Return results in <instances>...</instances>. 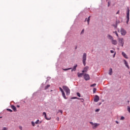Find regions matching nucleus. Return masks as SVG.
Wrapping results in <instances>:
<instances>
[{
    "instance_id": "33",
    "label": "nucleus",
    "mask_w": 130,
    "mask_h": 130,
    "mask_svg": "<svg viewBox=\"0 0 130 130\" xmlns=\"http://www.w3.org/2000/svg\"><path fill=\"white\" fill-rule=\"evenodd\" d=\"M110 6V2H108V7H109Z\"/></svg>"
},
{
    "instance_id": "35",
    "label": "nucleus",
    "mask_w": 130,
    "mask_h": 130,
    "mask_svg": "<svg viewBox=\"0 0 130 130\" xmlns=\"http://www.w3.org/2000/svg\"><path fill=\"white\" fill-rule=\"evenodd\" d=\"M116 54V52H114V55H113V57H115V55Z\"/></svg>"
},
{
    "instance_id": "41",
    "label": "nucleus",
    "mask_w": 130,
    "mask_h": 130,
    "mask_svg": "<svg viewBox=\"0 0 130 130\" xmlns=\"http://www.w3.org/2000/svg\"><path fill=\"white\" fill-rule=\"evenodd\" d=\"M116 35L117 36V37H118V34L117 33H116Z\"/></svg>"
},
{
    "instance_id": "46",
    "label": "nucleus",
    "mask_w": 130,
    "mask_h": 130,
    "mask_svg": "<svg viewBox=\"0 0 130 130\" xmlns=\"http://www.w3.org/2000/svg\"><path fill=\"white\" fill-rule=\"evenodd\" d=\"M58 119H58H59V118H58V119Z\"/></svg>"
},
{
    "instance_id": "10",
    "label": "nucleus",
    "mask_w": 130,
    "mask_h": 130,
    "mask_svg": "<svg viewBox=\"0 0 130 130\" xmlns=\"http://www.w3.org/2000/svg\"><path fill=\"white\" fill-rule=\"evenodd\" d=\"M11 107L12 108V109H13V110L16 112L17 111V108L16 107V106H14V105H12L11 106Z\"/></svg>"
},
{
    "instance_id": "13",
    "label": "nucleus",
    "mask_w": 130,
    "mask_h": 130,
    "mask_svg": "<svg viewBox=\"0 0 130 130\" xmlns=\"http://www.w3.org/2000/svg\"><path fill=\"white\" fill-rule=\"evenodd\" d=\"M43 115H44L45 118L46 119H47V120H49V119H48V118H47V115H46V113L43 112Z\"/></svg>"
},
{
    "instance_id": "1",
    "label": "nucleus",
    "mask_w": 130,
    "mask_h": 130,
    "mask_svg": "<svg viewBox=\"0 0 130 130\" xmlns=\"http://www.w3.org/2000/svg\"><path fill=\"white\" fill-rule=\"evenodd\" d=\"M108 38L111 41V43L113 45H116L117 44V41L113 39V37H112V36L109 35L108 36Z\"/></svg>"
},
{
    "instance_id": "4",
    "label": "nucleus",
    "mask_w": 130,
    "mask_h": 130,
    "mask_svg": "<svg viewBox=\"0 0 130 130\" xmlns=\"http://www.w3.org/2000/svg\"><path fill=\"white\" fill-rule=\"evenodd\" d=\"M86 60H87V54L84 53L82 57V62L84 67L86 66Z\"/></svg>"
},
{
    "instance_id": "32",
    "label": "nucleus",
    "mask_w": 130,
    "mask_h": 130,
    "mask_svg": "<svg viewBox=\"0 0 130 130\" xmlns=\"http://www.w3.org/2000/svg\"><path fill=\"white\" fill-rule=\"evenodd\" d=\"M59 112H60V113H61V114H62V110H59Z\"/></svg>"
},
{
    "instance_id": "38",
    "label": "nucleus",
    "mask_w": 130,
    "mask_h": 130,
    "mask_svg": "<svg viewBox=\"0 0 130 130\" xmlns=\"http://www.w3.org/2000/svg\"><path fill=\"white\" fill-rule=\"evenodd\" d=\"M85 30L84 29H83L82 31H81V33H84Z\"/></svg>"
},
{
    "instance_id": "2",
    "label": "nucleus",
    "mask_w": 130,
    "mask_h": 130,
    "mask_svg": "<svg viewBox=\"0 0 130 130\" xmlns=\"http://www.w3.org/2000/svg\"><path fill=\"white\" fill-rule=\"evenodd\" d=\"M126 18L127 19L126 23V24H128V22L129 21V8L128 7H127Z\"/></svg>"
},
{
    "instance_id": "44",
    "label": "nucleus",
    "mask_w": 130,
    "mask_h": 130,
    "mask_svg": "<svg viewBox=\"0 0 130 130\" xmlns=\"http://www.w3.org/2000/svg\"><path fill=\"white\" fill-rule=\"evenodd\" d=\"M127 102H128V103H129V101H128Z\"/></svg>"
},
{
    "instance_id": "18",
    "label": "nucleus",
    "mask_w": 130,
    "mask_h": 130,
    "mask_svg": "<svg viewBox=\"0 0 130 130\" xmlns=\"http://www.w3.org/2000/svg\"><path fill=\"white\" fill-rule=\"evenodd\" d=\"M62 95L64 99H67V96H66V94L64 93V92H62Z\"/></svg>"
},
{
    "instance_id": "48",
    "label": "nucleus",
    "mask_w": 130,
    "mask_h": 130,
    "mask_svg": "<svg viewBox=\"0 0 130 130\" xmlns=\"http://www.w3.org/2000/svg\"><path fill=\"white\" fill-rule=\"evenodd\" d=\"M115 33H117V32L115 31Z\"/></svg>"
},
{
    "instance_id": "29",
    "label": "nucleus",
    "mask_w": 130,
    "mask_h": 130,
    "mask_svg": "<svg viewBox=\"0 0 130 130\" xmlns=\"http://www.w3.org/2000/svg\"><path fill=\"white\" fill-rule=\"evenodd\" d=\"M77 96H78V97H81V94H80L79 92H77Z\"/></svg>"
},
{
    "instance_id": "42",
    "label": "nucleus",
    "mask_w": 130,
    "mask_h": 130,
    "mask_svg": "<svg viewBox=\"0 0 130 130\" xmlns=\"http://www.w3.org/2000/svg\"><path fill=\"white\" fill-rule=\"evenodd\" d=\"M116 123H117V124H118V121H116Z\"/></svg>"
},
{
    "instance_id": "3",
    "label": "nucleus",
    "mask_w": 130,
    "mask_h": 130,
    "mask_svg": "<svg viewBox=\"0 0 130 130\" xmlns=\"http://www.w3.org/2000/svg\"><path fill=\"white\" fill-rule=\"evenodd\" d=\"M63 89L65 92H66V94L69 95L71 93V90H70V88L67 86H62Z\"/></svg>"
},
{
    "instance_id": "24",
    "label": "nucleus",
    "mask_w": 130,
    "mask_h": 130,
    "mask_svg": "<svg viewBox=\"0 0 130 130\" xmlns=\"http://www.w3.org/2000/svg\"><path fill=\"white\" fill-rule=\"evenodd\" d=\"M7 110L10 112H13V110H12L11 109H7Z\"/></svg>"
},
{
    "instance_id": "16",
    "label": "nucleus",
    "mask_w": 130,
    "mask_h": 130,
    "mask_svg": "<svg viewBox=\"0 0 130 130\" xmlns=\"http://www.w3.org/2000/svg\"><path fill=\"white\" fill-rule=\"evenodd\" d=\"M113 72H112V69H110L109 70V75H110V76H111V75H112Z\"/></svg>"
},
{
    "instance_id": "49",
    "label": "nucleus",
    "mask_w": 130,
    "mask_h": 130,
    "mask_svg": "<svg viewBox=\"0 0 130 130\" xmlns=\"http://www.w3.org/2000/svg\"><path fill=\"white\" fill-rule=\"evenodd\" d=\"M129 74H130V72H129Z\"/></svg>"
},
{
    "instance_id": "25",
    "label": "nucleus",
    "mask_w": 130,
    "mask_h": 130,
    "mask_svg": "<svg viewBox=\"0 0 130 130\" xmlns=\"http://www.w3.org/2000/svg\"><path fill=\"white\" fill-rule=\"evenodd\" d=\"M59 89H60V91H61V93H62L63 92H64L63 91V90L62 89V88H61V87H59Z\"/></svg>"
},
{
    "instance_id": "30",
    "label": "nucleus",
    "mask_w": 130,
    "mask_h": 130,
    "mask_svg": "<svg viewBox=\"0 0 130 130\" xmlns=\"http://www.w3.org/2000/svg\"><path fill=\"white\" fill-rule=\"evenodd\" d=\"M36 124H38V123H39V120H37L36 122H35Z\"/></svg>"
},
{
    "instance_id": "5",
    "label": "nucleus",
    "mask_w": 130,
    "mask_h": 130,
    "mask_svg": "<svg viewBox=\"0 0 130 130\" xmlns=\"http://www.w3.org/2000/svg\"><path fill=\"white\" fill-rule=\"evenodd\" d=\"M118 40L119 45H121L122 47H123V45L124 44V40H123V38H118Z\"/></svg>"
},
{
    "instance_id": "6",
    "label": "nucleus",
    "mask_w": 130,
    "mask_h": 130,
    "mask_svg": "<svg viewBox=\"0 0 130 130\" xmlns=\"http://www.w3.org/2000/svg\"><path fill=\"white\" fill-rule=\"evenodd\" d=\"M90 123L92 125V128L93 129H96V128H97V127L100 125V124L97 123H93V122H90Z\"/></svg>"
},
{
    "instance_id": "37",
    "label": "nucleus",
    "mask_w": 130,
    "mask_h": 130,
    "mask_svg": "<svg viewBox=\"0 0 130 130\" xmlns=\"http://www.w3.org/2000/svg\"><path fill=\"white\" fill-rule=\"evenodd\" d=\"M118 14H119V10L117 11V12L116 13V15H118Z\"/></svg>"
},
{
    "instance_id": "7",
    "label": "nucleus",
    "mask_w": 130,
    "mask_h": 130,
    "mask_svg": "<svg viewBox=\"0 0 130 130\" xmlns=\"http://www.w3.org/2000/svg\"><path fill=\"white\" fill-rule=\"evenodd\" d=\"M84 78L85 81H89L90 80V76L89 74H85L84 75Z\"/></svg>"
},
{
    "instance_id": "45",
    "label": "nucleus",
    "mask_w": 130,
    "mask_h": 130,
    "mask_svg": "<svg viewBox=\"0 0 130 130\" xmlns=\"http://www.w3.org/2000/svg\"><path fill=\"white\" fill-rule=\"evenodd\" d=\"M85 21H87V18L85 19Z\"/></svg>"
},
{
    "instance_id": "11",
    "label": "nucleus",
    "mask_w": 130,
    "mask_h": 130,
    "mask_svg": "<svg viewBox=\"0 0 130 130\" xmlns=\"http://www.w3.org/2000/svg\"><path fill=\"white\" fill-rule=\"evenodd\" d=\"M124 64H125V66H126V68H127V69H129V66H128V63L126 62V60H124Z\"/></svg>"
},
{
    "instance_id": "40",
    "label": "nucleus",
    "mask_w": 130,
    "mask_h": 130,
    "mask_svg": "<svg viewBox=\"0 0 130 130\" xmlns=\"http://www.w3.org/2000/svg\"><path fill=\"white\" fill-rule=\"evenodd\" d=\"M121 35L124 36L125 35V33H122Z\"/></svg>"
},
{
    "instance_id": "36",
    "label": "nucleus",
    "mask_w": 130,
    "mask_h": 130,
    "mask_svg": "<svg viewBox=\"0 0 130 130\" xmlns=\"http://www.w3.org/2000/svg\"><path fill=\"white\" fill-rule=\"evenodd\" d=\"M19 128H20V129L22 130L23 128H22V126H19Z\"/></svg>"
},
{
    "instance_id": "27",
    "label": "nucleus",
    "mask_w": 130,
    "mask_h": 130,
    "mask_svg": "<svg viewBox=\"0 0 130 130\" xmlns=\"http://www.w3.org/2000/svg\"><path fill=\"white\" fill-rule=\"evenodd\" d=\"M63 71H69V70H72V68H68V69H63Z\"/></svg>"
},
{
    "instance_id": "14",
    "label": "nucleus",
    "mask_w": 130,
    "mask_h": 130,
    "mask_svg": "<svg viewBox=\"0 0 130 130\" xmlns=\"http://www.w3.org/2000/svg\"><path fill=\"white\" fill-rule=\"evenodd\" d=\"M78 78H82V77L83 76V75H84V73H78Z\"/></svg>"
},
{
    "instance_id": "8",
    "label": "nucleus",
    "mask_w": 130,
    "mask_h": 130,
    "mask_svg": "<svg viewBox=\"0 0 130 130\" xmlns=\"http://www.w3.org/2000/svg\"><path fill=\"white\" fill-rule=\"evenodd\" d=\"M99 96H98V95H95L94 99V102H98V101H99Z\"/></svg>"
},
{
    "instance_id": "31",
    "label": "nucleus",
    "mask_w": 130,
    "mask_h": 130,
    "mask_svg": "<svg viewBox=\"0 0 130 130\" xmlns=\"http://www.w3.org/2000/svg\"><path fill=\"white\" fill-rule=\"evenodd\" d=\"M124 119V117H123V116L121 117V118H120L121 120H123Z\"/></svg>"
},
{
    "instance_id": "47",
    "label": "nucleus",
    "mask_w": 130,
    "mask_h": 130,
    "mask_svg": "<svg viewBox=\"0 0 130 130\" xmlns=\"http://www.w3.org/2000/svg\"><path fill=\"white\" fill-rule=\"evenodd\" d=\"M58 119H58H59V118H58V119Z\"/></svg>"
},
{
    "instance_id": "28",
    "label": "nucleus",
    "mask_w": 130,
    "mask_h": 130,
    "mask_svg": "<svg viewBox=\"0 0 130 130\" xmlns=\"http://www.w3.org/2000/svg\"><path fill=\"white\" fill-rule=\"evenodd\" d=\"M95 86H96V83H94V84H91V85H90V87H95Z\"/></svg>"
},
{
    "instance_id": "9",
    "label": "nucleus",
    "mask_w": 130,
    "mask_h": 130,
    "mask_svg": "<svg viewBox=\"0 0 130 130\" xmlns=\"http://www.w3.org/2000/svg\"><path fill=\"white\" fill-rule=\"evenodd\" d=\"M89 69V67L86 66L84 68V70L82 71V73H87L88 70Z\"/></svg>"
},
{
    "instance_id": "23",
    "label": "nucleus",
    "mask_w": 130,
    "mask_h": 130,
    "mask_svg": "<svg viewBox=\"0 0 130 130\" xmlns=\"http://www.w3.org/2000/svg\"><path fill=\"white\" fill-rule=\"evenodd\" d=\"M96 91H97V89H96V88H94L93 90V93H96Z\"/></svg>"
},
{
    "instance_id": "15",
    "label": "nucleus",
    "mask_w": 130,
    "mask_h": 130,
    "mask_svg": "<svg viewBox=\"0 0 130 130\" xmlns=\"http://www.w3.org/2000/svg\"><path fill=\"white\" fill-rule=\"evenodd\" d=\"M77 67H78V65L76 64L74 68L72 70V72H73V71H76V70L77 69Z\"/></svg>"
},
{
    "instance_id": "22",
    "label": "nucleus",
    "mask_w": 130,
    "mask_h": 130,
    "mask_svg": "<svg viewBox=\"0 0 130 130\" xmlns=\"http://www.w3.org/2000/svg\"><path fill=\"white\" fill-rule=\"evenodd\" d=\"M31 124H32V126H35V124H36L35 122L31 121Z\"/></svg>"
},
{
    "instance_id": "34",
    "label": "nucleus",
    "mask_w": 130,
    "mask_h": 130,
    "mask_svg": "<svg viewBox=\"0 0 130 130\" xmlns=\"http://www.w3.org/2000/svg\"><path fill=\"white\" fill-rule=\"evenodd\" d=\"M110 52H111V53H114V51H113V50H111V51H110Z\"/></svg>"
},
{
    "instance_id": "26",
    "label": "nucleus",
    "mask_w": 130,
    "mask_h": 130,
    "mask_svg": "<svg viewBox=\"0 0 130 130\" xmlns=\"http://www.w3.org/2000/svg\"><path fill=\"white\" fill-rule=\"evenodd\" d=\"M8 127H4L2 128V130H8Z\"/></svg>"
},
{
    "instance_id": "17",
    "label": "nucleus",
    "mask_w": 130,
    "mask_h": 130,
    "mask_svg": "<svg viewBox=\"0 0 130 130\" xmlns=\"http://www.w3.org/2000/svg\"><path fill=\"white\" fill-rule=\"evenodd\" d=\"M120 32H121V33H125V30L123 28H121Z\"/></svg>"
},
{
    "instance_id": "19",
    "label": "nucleus",
    "mask_w": 130,
    "mask_h": 130,
    "mask_svg": "<svg viewBox=\"0 0 130 130\" xmlns=\"http://www.w3.org/2000/svg\"><path fill=\"white\" fill-rule=\"evenodd\" d=\"M90 17H91V16H89L87 20H86L88 23V25H89V23H90Z\"/></svg>"
},
{
    "instance_id": "20",
    "label": "nucleus",
    "mask_w": 130,
    "mask_h": 130,
    "mask_svg": "<svg viewBox=\"0 0 130 130\" xmlns=\"http://www.w3.org/2000/svg\"><path fill=\"white\" fill-rule=\"evenodd\" d=\"M49 87H50V85H47V86H46L45 87V90H47V89H48V88H49Z\"/></svg>"
},
{
    "instance_id": "12",
    "label": "nucleus",
    "mask_w": 130,
    "mask_h": 130,
    "mask_svg": "<svg viewBox=\"0 0 130 130\" xmlns=\"http://www.w3.org/2000/svg\"><path fill=\"white\" fill-rule=\"evenodd\" d=\"M122 55H123L125 58H126V59L128 58V57H127V55H126V54H125V53L123 52H122Z\"/></svg>"
},
{
    "instance_id": "43",
    "label": "nucleus",
    "mask_w": 130,
    "mask_h": 130,
    "mask_svg": "<svg viewBox=\"0 0 130 130\" xmlns=\"http://www.w3.org/2000/svg\"><path fill=\"white\" fill-rule=\"evenodd\" d=\"M17 107H18V108H19V107H20V106L17 105Z\"/></svg>"
},
{
    "instance_id": "21",
    "label": "nucleus",
    "mask_w": 130,
    "mask_h": 130,
    "mask_svg": "<svg viewBox=\"0 0 130 130\" xmlns=\"http://www.w3.org/2000/svg\"><path fill=\"white\" fill-rule=\"evenodd\" d=\"M72 99H79V100H84V99H80V98H77V97H74V98H72Z\"/></svg>"
},
{
    "instance_id": "39",
    "label": "nucleus",
    "mask_w": 130,
    "mask_h": 130,
    "mask_svg": "<svg viewBox=\"0 0 130 130\" xmlns=\"http://www.w3.org/2000/svg\"><path fill=\"white\" fill-rule=\"evenodd\" d=\"M99 110H100V109H96V110H95V111L97 112L99 111Z\"/></svg>"
}]
</instances>
